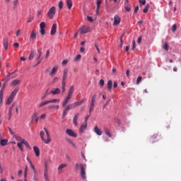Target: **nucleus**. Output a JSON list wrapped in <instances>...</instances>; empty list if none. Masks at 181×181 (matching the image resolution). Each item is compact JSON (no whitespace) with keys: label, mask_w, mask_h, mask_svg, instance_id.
Wrapping results in <instances>:
<instances>
[{"label":"nucleus","mask_w":181,"mask_h":181,"mask_svg":"<svg viewBox=\"0 0 181 181\" xmlns=\"http://www.w3.org/2000/svg\"><path fill=\"white\" fill-rule=\"evenodd\" d=\"M44 131H41L40 132V138L42 139V141H43V142L45 144H46V145H49V144H50V142H52V139H50V134H49V131L47 130V129L46 127H44ZM45 132L46 134V135L45 136Z\"/></svg>","instance_id":"f257e3e1"},{"label":"nucleus","mask_w":181,"mask_h":181,"mask_svg":"<svg viewBox=\"0 0 181 181\" xmlns=\"http://www.w3.org/2000/svg\"><path fill=\"white\" fill-rule=\"evenodd\" d=\"M73 93H74V86H71L68 90L67 95L62 102V107H65L69 104V101H70V99L73 96Z\"/></svg>","instance_id":"f03ea898"},{"label":"nucleus","mask_w":181,"mask_h":181,"mask_svg":"<svg viewBox=\"0 0 181 181\" xmlns=\"http://www.w3.org/2000/svg\"><path fill=\"white\" fill-rule=\"evenodd\" d=\"M73 93H74V86H71L68 90L67 95L62 102V107H65L69 104V101H70V99L73 96Z\"/></svg>","instance_id":"7ed1b4c3"},{"label":"nucleus","mask_w":181,"mask_h":181,"mask_svg":"<svg viewBox=\"0 0 181 181\" xmlns=\"http://www.w3.org/2000/svg\"><path fill=\"white\" fill-rule=\"evenodd\" d=\"M18 89L16 88L13 90V92L11 93L9 97L7 99V101L6 103V105H9L12 101H13V98L16 96V94H18Z\"/></svg>","instance_id":"20e7f679"},{"label":"nucleus","mask_w":181,"mask_h":181,"mask_svg":"<svg viewBox=\"0 0 181 181\" xmlns=\"http://www.w3.org/2000/svg\"><path fill=\"white\" fill-rule=\"evenodd\" d=\"M54 15H56V7L52 6L48 11L47 16L49 19H53V18H54Z\"/></svg>","instance_id":"39448f33"},{"label":"nucleus","mask_w":181,"mask_h":181,"mask_svg":"<svg viewBox=\"0 0 181 181\" xmlns=\"http://www.w3.org/2000/svg\"><path fill=\"white\" fill-rule=\"evenodd\" d=\"M88 32H90V27L83 26V27L79 28V33L81 35L88 33Z\"/></svg>","instance_id":"423d86ee"},{"label":"nucleus","mask_w":181,"mask_h":181,"mask_svg":"<svg viewBox=\"0 0 181 181\" xmlns=\"http://www.w3.org/2000/svg\"><path fill=\"white\" fill-rule=\"evenodd\" d=\"M84 101L86 100L84 99H82L80 101L75 102L71 104V105L72 106V108L74 110V108H76V107H79V105H81V104H84Z\"/></svg>","instance_id":"0eeeda50"},{"label":"nucleus","mask_w":181,"mask_h":181,"mask_svg":"<svg viewBox=\"0 0 181 181\" xmlns=\"http://www.w3.org/2000/svg\"><path fill=\"white\" fill-rule=\"evenodd\" d=\"M81 168V177L82 179H86V168H84V165L83 164L80 165Z\"/></svg>","instance_id":"6e6552de"},{"label":"nucleus","mask_w":181,"mask_h":181,"mask_svg":"<svg viewBox=\"0 0 181 181\" xmlns=\"http://www.w3.org/2000/svg\"><path fill=\"white\" fill-rule=\"evenodd\" d=\"M121 23V18H119L118 16H115L114 17V22L113 25L114 26H117V25H119Z\"/></svg>","instance_id":"1a4fd4ad"},{"label":"nucleus","mask_w":181,"mask_h":181,"mask_svg":"<svg viewBox=\"0 0 181 181\" xmlns=\"http://www.w3.org/2000/svg\"><path fill=\"white\" fill-rule=\"evenodd\" d=\"M66 134L67 135H69V136H74V138H76L77 136V134L74 133V131H73L70 129H67L66 130Z\"/></svg>","instance_id":"9d476101"},{"label":"nucleus","mask_w":181,"mask_h":181,"mask_svg":"<svg viewBox=\"0 0 181 181\" xmlns=\"http://www.w3.org/2000/svg\"><path fill=\"white\" fill-rule=\"evenodd\" d=\"M57 29V24L54 23L52 25V27L51 31H50V35L52 36H54V35H56Z\"/></svg>","instance_id":"9b49d317"},{"label":"nucleus","mask_w":181,"mask_h":181,"mask_svg":"<svg viewBox=\"0 0 181 181\" xmlns=\"http://www.w3.org/2000/svg\"><path fill=\"white\" fill-rule=\"evenodd\" d=\"M8 45H9V39H8L7 37L4 38L3 40V46L5 50H8Z\"/></svg>","instance_id":"f8f14e48"},{"label":"nucleus","mask_w":181,"mask_h":181,"mask_svg":"<svg viewBox=\"0 0 181 181\" xmlns=\"http://www.w3.org/2000/svg\"><path fill=\"white\" fill-rule=\"evenodd\" d=\"M37 36V34L36 33V30H33V31H31V34L30 35V40H35Z\"/></svg>","instance_id":"ddd939ff"},{"label":"nucleus","mask_w":181,"mask_h":181,"mask_svg":"<svg viewBox=\"0 0 181 181\" xmlns=\"http://www.w3.org/2000/svg\"><path fill=\"white\" fill-rule=\"evenodd\" d=\"M33 151L35 152V156H37V158H39L40 156V150H39V147L34 146Z\"/></svg>","instance_id":"4468645a"},{"label":"nucleus","mask_w":181,"mask_h":181,"mask_svg":"<svg viewBox=\"0 0 181 181\" xmlns=\"http://www.w3.org/2000/svg\"><path fill=\"white\" fill-rule=\"evenodd\" d=\"M80 115L79 113H76L75 115V116L73 118V124L74 125H75L76 127H77L78 125V123L77 122V119H78V116Z\"/></svg>","instance_id":"2eb2a0df"},{"label":"nucleus","mask_w":181,"mask_h":181,"mask_svg":"<svg viewBox=\"0 0 181 181\" xmlns=\"http://www.w3.org/2000/svg\"><path fill=\"white\" fill-rule=\"evenodd\" d=\"M67 74H69V69H65L63 71L62 81H66L67 79Z\"/></svg>","instance_id":"dca6fc26"},{"label":"nucleus","mask_w":181,"mask_h":181,"mask_svg":"<svg viewBox=\"0 0 181 181\" xmlns=\"http://www.w3.org/2000/svg\"><path fill=\"white\" fill-rule=\"evenodd\" d=\"M19 84H21V80L15 79L11 82L10 86H19Z\"/></svg>","instance_id":"f3484780"},{"label":"nucleus","mask_w":181,"mask_h":181,"mask_svg":"<svg viewBox=\"0 0 181 181\" xmlns=\"http://www.w3.org/2000/svg\"><path fill=\"white\" fill-rule=\"evenodd\" d=\"M94 132H95L97 135H99V136L103 135V132L100 129V128H98V126H95Z\"/></svg>","instance_id":"a211bd4d"},{"label":"nucleus","mask_w":181,"mask_h":181,"mask_svg":"<svg viewBox=\"0 0 181 181\" xmlns=\"http://www.w3.org/2000/svg\"><path fill=\"white\" fill-rule=\"evenodd\" d=\"M87 128V122H83L80 127V132L83 134L84 130Z\"/></svg>","instance_id":"6ab92c4d"},{"label":"nucleus","mask_w":181,"mask_h":181,"mask_svg":"<svg viewBox=\"0 0 181 181\" xmlns=\"http://www.w3.org/2000/svg\"><path fill=\"white\" fill-rule=\"evenodd\" d=\"M60 88H57L54 90H52L49 94H52V95H56V94H60Z\"/></svg>","instance_id":"aec40b11"},{"label":"nucleus","mask_w":181,"mask_h":181,"mask_svg":"<svg viewBox=\"0 0 181 181\" xmlns=\"http://www.w3.org/2000/svg\"><path fill=\"white\" fill-rule=\"evenodd\" d=\"M107 91H111V90L112 89V80H109L107 81Z\"/></svg>","instance_id":"412c9836"},{"label":"nucleus","mask_w":181,"mask_h":181,"mask_svg":"<svg viewBox=\"0 0 181 181\" xmlns=\"http://www.w3.org/2000/svg\"><path fill=\"white\" fill-rule=\"evenodd\" d=\"M158 136H159L158 134H154L151 136V142H157V141H159V139H158Z\"/></svg>","instance_id":"4be33fe9"},{"label":"nucleus","mask_w":181,"mask_h":181,"mask_svg":"<svg viewBox=\"0 0 181 181\" xmlns=\"http://www.w3.org/2000/svg\"><path fill=\"white\" fill-rule=\"evenodd\" d=\"M67 167V164L66 163H62L61 164L59 167H58V170L59 172H62V170H63V169H64V168Z\"/></svg>","instance_id":"5701e85b"},{"label":"nucleus","mask_w":181,"mask_h":181,"mask_svg":"<svg viewBox=\"0 0 181 181\" xmlns=\"http://www.w3.org/2000/svg\"><path fill=\"white\" fill-rule=\"evenodd\" d=\"M7 144H8V139L1 140L0 145H1V146H6Z\"/></svg>","instance_id":"b1692460"},{"label":"nucleus","mask_w":181,"mask_h":181,"mask_svg":"<svg viewBox=\"0 0 181 181\" xmlns=\"http://www.w3.org/2000/svg\"><path fill=\"white\" fill-rule=\"evenodd\" d=\"M49 104H56V103H60V99H52L48 100Z\"/></svg>","instance_id":"393cba45"},{"label":"nucleus","mask_w":181,"mask_h":181,"mask_svg":"<svg viewBox=\"0 0 181 181\" xmlns=\"http://www.w3.org/2000/svg\"><path fill=\"white\" fill-rule=\"evenodd\" d=\"M66 5L68 7V9H71V6H73V2L71 1V0H67Z\"/></svg>","instance_id":"a878e982"},{"label":"nucleus","mask_w":181,"mask_h":181,"mask_svg":"<svg viewBox=\"0 0 181 181\" xmlns=\"http://www.w3.org/2000/svg\"><path fill=\"white\" fill-rule=\"evenodd\" d=\"M103 1L101 0L97 1V8H96V13H98V11H100V5L102 4Z\"/></svg>","instance_id":"bb28decb"},{"label":"nucleus","mask_w":181,"mask_h":181,"mask_svg":"<svg viewBox=\"0 0 181 181\" xmlns=\"http://www.w3.org/2000/svg\"><path fill=\"white\" fill-rule=\"evenodd\" d=\"M57 69H58L57 66H54V67L52 69L51 72L49 73V76H53V74H54L56 73V71H57Z\"/></svg>","instance_id":"cd10ccee"},{"label":"nucleus","mask_w":181,"mask_h":181,"mask_svg":"<svg viewBox=\"0 0 181 181\" xmlns=\"http://www.w3.org/2000/svg\"><path fill=\"white\" fill-rule=\"evenodd\" d=\"M124 9L127 11V12H131V5L124 4Z\"/></svg>","instance_id":"c85d7f7f"},{"label":"nucleus","mask_w":181,"mask_h":181,"mask_svg":"<svg viewBox=\"0 0 181 181\" xmlns=\"http://www.w3.org/2000/svg\"><path fill=\"white\" fill-rule=\"evenodd\" d=\"M47 104H49V100H46V101H43V102H41L40 104H39V107H42L45 105H47Z\"/></svg>","instance_id":"c756f323"},{"label":"nucleus","mask_w":181,"mask_h":181,"mask_svg":"<svg viewBox=\"0 0 181 181\" xmlns=\"http://www.w3.org/2000/svg\"><path fill=\"white\" fill-rule=\"evenodd\" d=\"M67 110H66V108L64 109L63 112H62V119H64V118H66V115H67Z\"/></svg>","instance_id":"7c9ffc66"},{"label":"nucleus","mask_w":181,"mask_h":181,"mask_svg":"<svg viewBox=\"0 0 181 181\" xmlns=\"http://www.w3.org/2000/svg\"><path fill=\"white\" fill-rule=\"evenodd\" d=\"M59 105H52L48 106V110H52L53 108H56L57 110H59Z\"/></svg>","instance_id":"2f4dec72"},{"label":"nucleus","mask_w":181,"mask_h":181,"mask_svg":"<svg viewBox=\"0 0 181 181\" xmlns=\"http://www.w3.org/2000/svg\"><path fill=\"white\" fill-rule=\"evenodd\" d=\"M163 49H164V50H166L167 52L168 50H169V45H168V42L164 43Z\"/></svg>","instance_id":"473e14b6"},{"label":"nucleus","mask_w":181,"mask_h":181,"mask_svg":"<svg viewBox=\"0 0 181 181\" xmlns=\"http://www.w3.org/2000/svg\"><path fill=\"white\" fill-rule=\"evenodd\" d=\"M37 52L39 53V56L37 57V60H40V57H42V48L38 49Z\"/></svg>","instance_id":"72a5a7b5"},{"label":"nucleus","mask_w":181,"mask_h":181,"mask_svg":"<svg viewBox=\"0 0 181 181\" xmlns=\"http://www.w3.org/2000/svg\"><path fill=\"white\" fill-rule=\"evenodd\" d=\"M45 28H46V23L45 22H41L40 23V29H45Z\"/></svg>","instance_id":"f704fd0d"},{"label":"nucleus","mask_w":181,"mask_h":181,"mask_svg":"<svg viewBox=\"0 0 181 181\" xmlns=\"http://www.w3.org/2000/svg\"><path fill=\"white\" fill-rule=\"evenodd\" d=\"M17 6H18V0H14L13 2V9H16Z\"/></svg>","instance_id":"c9c22d12"},{"label":"nucleus","mask_w":181,"mask_h":181,"mask_svg":"<svg viewBox=\"0 0 181 181\" xmlns=\"http://www.w3.org/2000/svg\"><path fill=\"white\" fill-rule=\"evenodd\" d=\"M35 52H31L28 57L29 60H32V59L35 57Z\"/></svg>","instance_id":"e433bc0d"},{"label":"nucleus","mask_w":181,"mask_h":181,"mask_svg":"<svg viewBox=\"0 0 181 181\" xmlns=\"http://www.w3.org/2000/svg\"><path fill=\"white\" fill-rule=\"evenodd\" d=\"M105 133L107 135V136H109V138H111V136H112V135H111V132H110V130H108V129H106L105 130Z\"/></svg>","instance_id":"4c0bfd02"},{"label":"nucleus","mask_w":181,"mask_h":181,"mask_svg":"<svg viewBox=\"0 0 181 181\" xmlns=\"http://www.w3.org/2000/svg\"><path fill=\"white\" fill-rule=\"evenodd\" d=\"M149 11V4H146V7L143 10L144 13H146Z\"/></svg>","instance_id":"58836bf2"},{"label":"nucleus","mask_w":181,"mask_h":181,"mask_svg":"<svg viewBox=\"0 0 181 181\" xmlns=\"http://www.w3.org/2000/svg\"><path fill=\"white\" fill-rule=\"evenodd\" d=\"M40 33L42 35V36H45V35H46V30L45 28H40Z\"/></svg>","instance_id":"ea45409f"},{"label":"nucleus","mask_w":181,"mask_h":181,"mask_svg":"<svg viewBox=\"0 0 181 181\" xmlns=\"http://www.w3.org/2000/svg\"><path fill=\"white\" fill-rule=\"evenodd\" d=\"M44 177H45V181H50V180H49V173H44Z\"/></svg>","instance_id":"a19ab883"},{"label":"nucleus","mask_w":181,"mask_h":181,"mask_svg":"<svg viewBox=\"0 0 181 181\" xmlns=\"http://www.w3.org/2000/svg\"><path fill=\"white\" fill-rule=\"evenodd\" d=\"M80 59H81V54H78L74 58V62H78V60H80Z\"/></svg>","instance_id":"79ce46f5"},{"label":"nucleus","mask_w":181,"mask_h":181,"mask_svg":"<svg viewBox=\"0 0 181 181\" xmlns=\"http://www.w3.org/2000/svg\"><path fill=\"white\" fill-rule=\"evenodd\" d=\"M94 110V103H90V109H89V113L91 114L93 112V110Z\"/></svg>","instance_id":"37998d69"},{"label":"nucleus","mask_w":181,"mask_h":181,"mask_svg":"<svg viewBox=\"0 0 181 181\" xmlns=\"http://www.w3.org/2000/svg\"><path fill=\"white\" fill-rule=\"evenodd\" d=\"M12 118V110L11 109H9L8 110V121H11Z\"/></svg>","instance_id":"c03bdc74"},{"label":"nucleus","mask_w":181,"mask_h":181,"mask_svg":"<svg viewBox=\"0 0 181 181\" xmlns=\"http://www.w3.org/2000/svg\"><path fill=\"white\" fill-rule=\"evenodd\" d=\"M96 97H97V95H93L90 104H95Z\"/></svg>","instance_id":"a18cd8bd"},{"label":"nucleus","mask_w":181,"mask_h":181,"mask_svg":"<svg viewBox=\"0 0 181 181\" xmlns=\"http://www.w3.org/2000/svg\"><path fill=\"white\" fill-rule=\"evenodd\" d=\"M141 81H142V76H139L136 79V84L138 86V84H139L141 83Z\"/></svg>","instance_id":"49530a36"},{"label":"nucleus","mask_w":181,"mask_h":181,"mask_svg":"<svg viewBox=\"0 0 181 181\" xmlns=\"http://www.w3.org/2000/svg\"><path fill=\"white\" fill-rule=\"evenodd\" d=\"M65 110H66L68 111L70 110H74L73 106H71V104H69V105H66V107H65Z\"/></svg>","instance_id":"de8ad7c7"},{"label":"nucleus","mask_w":181,"mask_h":181,"mask_svg":"<svg viewBox=\"0 0 181 181\" xmlns=\"http://www.w3.org/2000/svg\"><path fill=\"white\" fill-rule=\"evenodd\" d=\"M28 165H25V171H24V177H26V176H28Z\"/></svg>","instance_id":"09e8293b"},{"label":"nucleus","mask_w":181,"mask_h":181,"mask_svg":"<svg viewBox=\"0 0 181 181\" xmlns=\"http://www.w3.org/2000/svg\"><path fill=\"white\" fill-rule=\"evenodd\" d=\"M104 84H105L104 79H100V81H99L100 87H103Z\"/></svg>","instance_id":"8fccbe9b"},{"label":"nucleus","mask_w":181,"mask_h":181,"mask_svg":"<svg viewBox=\"0 0 181 181\" xmlns=\"http://www.w3.org/2000/svg\"><path fill=\"white\" fill-rule=\"evenodd\" d=\"M33 18H34L33 16H30L27 21L28 23H30V22L33 21Z\"/></svg>","instance_id":"3c124183"},{"label":"nucleus","mask_w":181,"mask_h":181,"mask_svg":"<svg viewBox=\"0 0 181 181\" xmlns=\"http://www.w3.org/2000/svg\"><path fill=\"white\" fill-rule=\"evenodd\" d=\"M17 146L21 149V152H23V148L22 147V143H18Z\"/></svg>","instance_id":"603ef678"},{"label":"nucleus","mask_w":181,"mask_h":181,"mask_svg":"<svg viewBox=\"0 0 181 181\" xmlns=\"http://www.w3.org/2000/svg\"><path fill=\"white\" fill-rule=\"evenodd\" d=\"M16 71H18V70H16L14 72H12V73L8 72V75L6 76V78H7V80H8V78H9V77H11V76H12V74H14V73H15Z\"/></svg>","instance_id":"864d4df0"},{"label":"nucleus","mask_w":181,"mask_h":181,"mask_svg":"<svg viewBox=\"0 0 181 181\" xmlns=\"http://www.w3.org/2000/svg\"><path fill=\"white\" fill-rule=\"evenodd\" d=\"M176 29H177V26L176 24H174L172 27V32H176Z\"/></svg>","instance_id":"5fc2aeb1"},{"label":"nucleus","mask_w":181,"mask_h":181,"mask_svg":"<svg viewBox=\"0 0 181 181\" xmlns=\"http://www.w3.org/2000/svg\"><path fill=\"white\" fill-rule=\"evenodd\" d=\"M58 6H59V9H62L63 8V1H60L59 2Z\"/></svg>","instance_id":"6e6d98bb"},{"label":"nucleus","mask_w":181,"mask_h":181,"mask_svg":"<svg viewBox=\"0 0 181 181\" xmlns=\"http://www.w3.org/2000/svg\"><path fill=\"white\" fill-rule=\"evenodd\" d=\"M87 20L88 21V22H94V19H93V17L91 16H87Z\"/></svg>","instance_id":"4d7b16f0"},{"label":"nucleus","mask_w":181,"mask_h":181,"mask_svg":"<svg viewBox=\"0 0 181 181\" xmlns=\"http://www.w3.org/2000/svg\"><path fill=\"white\" fill-rule=\"evenodd\" d=\"M0 98H4V88L0 91Z\"/></svg>","instance_id":"13d9d810"},{"label":"nucleus","mask_w":181,"mask_h":181,"mask_svg":"<svg viewBox=\"0 0 181 181\" xmlns=\"http://www.w3.org/2000/svg\"><path fill=\"white\" fill-rule=\"evenodd\" d=\"M30 168L33 169L34 173H36V170L35 169V165L32 163L30 164Z\"/></svg>","instance_id":"bf43d9fd"},{"label":"nucleus","mask_w":181,"mask_h":181,"mask_svg":"<svg viewBox=\"0 0 181 181\" xmlns=\"http://www.w3.org/2000/svg\"><path fill=\"white\" fill-rule=\"evenodd\" d=\"M140 5H145L146 4V0H139Z\"/></svg>","instance_id":"052dcab7"},{"label":"nucleus","mask_w":181,"mask_h":181,"mask_svg":"<svg viewBox=\"0 0 181 181\" xmlns=\"http://www.w3.org/2000/svg\"><path fill=\"white\" fill-rule=\"evenodd\" d=\"M14 138L16 139V141H22V138L21 136H18L16 135H14Z\"/></svg>","instance_id":"680f3d73"},{"label":"nucleus","mask_w":181,"mask_h":181,"mask_svg":"<svg viewBox=\"0 0 181 181\" xmlns=\"http://www.w3.org/2000/svg\"><path fill=\"white\" fill-rule=\"evenodd\" d=\"M95 49H96L98 53L100 54V48L98 47V45L95 44Z\"/></svg>","instance_id":"e2e57ef3"},{"label":"nucleus","mask_w":181,"mask_h":181,"mask_svg":"<svg viewBox=\"0 0 181 181\" xmlns=\"http://www.w3.org/2000/svg\"><path fill=\"white\" fill-rule=\"evenodd\" d=\"M136 42H135V40H133V42H132V50H135V48H136Z\"/></svg>","instance_id":"0e129e2a"},{"label":"nucleus","mask_w":181,"mask_h":181,"mask_svg":"<svg viewBox=\"0 0 181 181\" xmlns=\"http://www.w3.org/2000/svg\"><path fill=\"white\" fill-rule=\"evenodd\" d=\"M8 131L11 135L15 136V132H13V131H12V129L11 127H8Z\"/></svg>","instance_id":"69168bd1"},{"label":"nucleus","mask_w":181,"mask_h":181,"mask_svg":"<svg viewBox=\"0 0 181 181\" xmlns=\"http://www.w3.org/2000/svg\"><path fill=\"white\" fill-rule=\"evenodd\" d=\"M44 173H49V170L47 168V164H45V169Z\"/></svg>","instance_id":"338daca9"},{"label":"nucleus","mask_w":181,"mask_h":181,"mask_svg":"<svg viewBox=\"0 0 181 181\" xmlns=\"http://www.w3.org/2000/svg\"><path fill=\"white\" fill-rule=\"evenodd\" d=\"M62 87H66V81H62Z\"/></svg>","instance_id":"774afa93"}]
</instances>
